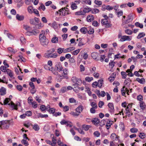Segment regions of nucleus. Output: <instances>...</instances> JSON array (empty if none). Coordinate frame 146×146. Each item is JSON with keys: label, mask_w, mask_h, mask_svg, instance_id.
<instances>
[{"label": "nucleus", "mask_w": 146, "mask_h": 146, "mask_svg": "<svg viewBox=\"0 0 146 146\" xmlns=\"http://www.w3.org/2000/svg\"><path fill=\"white\" fill-rule=\"evenodd\" d=\"M140 106L142 110L145 109L146 108V105L145 103L143 102H141L140 103Z\"/></svg>", "instance_id": "obj_27"}, {"label": "nucleus", "mask_w": 146, "mask_h": 146, "mask_svg": "<svg viewBox=\"0 0 146 146\" xmlns=\"http://www.w3.org/2000/svg\"><path fill=\"white\" fill-rule=\"evenodd\" d=\"M8 104L9 105H10V106L13 108V109H15L16 110H17L18 109L17 107L20 106V103L19 102L17 103L15 105L12 102H11V104Z\"/></svg>", "instance_id": "obj_7"}, {"label": "nucleus", "mask_w": 146, "mask_h": 146, "mask_svg": "<svg viewBox=\"0 0 146 146\" xmlns=\"http://www.w3.org/2000/svg\"><path fill=\"white\" fill-rule=\"evenodd\" d=\"M75 15H84L85 13L83 11H78L75 12Z\"/></svg>", "instance_id": "obj_28"}, {"label": "nucleus", "mask_w": 146, "mask_h": 146, "mask_svg": "<svg viewBox=\"0 0 146 146\" xmlns=\"http://www.w3.org/2000/svg\"><path fill=\"white\" fill-rule=\"evenodd\" d=\"M115 64V63L113 61H112L110 62L109 65L110 67L112 68L114 66Z\"/></svg>", "instance_id": "obj_47"}, {"label": "nucleus", "mask_w": 146, "mask_h": 146, "mask_svg": "<svg viewBox=\"0 0 146 146\" xmlns=\"http://www.w3.org/2000/svg\"><path fill=\"white\" fill-rule=\"evenodd\" d=\"M91 127V126L89 125H83L82 126V128L85 131H87Z\"/></svg>", "instance_id": "obj_25"}, {"label": "nucleus", "mask_w": 146, "mask_h": 146, "mask_svg": "<svg viewBox=\"0 0 146 146\" xmlns=\"http://www.w3.org/2000/svg\"><path fill=\"white\" fill-rule=\"evenodd\" d=\"M99 12V10L98 9H95L91 10V12L92 13L95 14L98 13Z\"/></svg>", "instance_id": "obj_49"}, {"label": "nucleus", "mask_w": 146, "mask_h": 146, "mask_svg": "<svg viewBox=\"0 0 146 146\" xmlns=\"http://www.w3.org/2000/svg\"><path fill=\"white\" fill-rule=\"evenodd\" d=\"M16 17L17 19L19 21H22L24 19V17L23 15H20L18 14L16 15Z\"/></svg>", "instance_id": "obj_12"}, {"label": "nucleus", "mask_w": 146, "mask_h": 146, "mask_svg": "<svg viewBox=\"0 0 146 146\" xmlns=\"http://www.w3.org/2000/svg\"><path fill=\"white\" fill-rule=\"evenodd\" d=\"M115 78V77L113 76V75H111L108 78V79L110 82H112L114 80Z\"/></svg>", "instance_id": "obj_55"}, {"label": "nucleus", "mask_w": 146, "mask_h": 146, "mask_svg": "<svg viewBox=\"0 0 146 146\" xmlns=\"http://www.w3.org/2000/svg\"><path fill=\"white\" fill-rule=\"evenodd\" d=\"M33 129L35 131H38L40 129L39 126L36 124L32 125Z\"/></svg>", "instance_id": "obj_21"}, {"label": "nucleus", "mask_w": 146, "mask_h": 146, "mask_svg": "<svg viewBox=\"0 0 146 146\" xmlns=\"http://www.w3.org/2000/svg\"><path fill=\"white\" fill-rule=\"evenodd\" d=\"M136 80L141 84H143L145 82V80L143 78L140 79L139 78H136Z\"/></svg>", "instance_id": "obj_24"}, {"label": "nucleus", "mask_w": 146, "mask_h": 146, "mask_svg": "<svg viewBox=\"0 0 146 146\" xmlns=\"http://www.w3.org/2000/svg\"><path fill=\"white\" fill-rule=\"evenodd\" d=\"M94 3L96 5H101L102 4V1L98 0H95L94 1Z\"/></svg>", "instance_id": "obj_62"}, {"label": "nucleus", "mask_w": 146, "mask_h": 146, "mask_svg": "<svg viewBox=\"0 0 146 146\" xmlns=\"http://www.w3.org/2000/svg\"><path fill=\"white\" fill-rule=\"evenodd\" d=\"M135 25L137 27H140V28H142L143 27V25L142 24L138 22H136L135 23Z\"/></svg>", "instance_id": "obj_36"}, {"label": "nucleus", "mask_w": 146, "mask_h": 146, "mask_svg": "<svg viewBox=\"0 0 146 146\" xmlns=\"http://www.w3.org/2000/svg\"><path fill=\"white\" fill-rule=\"evenodd\" d=\"M94 135L95 136L98 137L100 136V133L98 131H96L94 132Z\"/></svg>", "instance_id": "obj_56"}, {"label": "nucleus", "mask_w": 146, "mask_h": 146, "mask_svg": "<svg viewBox=\"0 0 146 146\" xmlns=\"http://www.w3.org/2000/svg\"><path fill=\"white\" fill-rule=\"evenodd\" d=\"M58 56V55L56 53H51L49 56V58H56Z\"/></svg>", "instance_id": "obj_41"}, {"label": "nucleus", "mask_w": 146, "mask_h": 146, "mask_svg": "<svg viewBox=\"0 0 146 146\" xmlns=\"http://www.w3.org/2000/svg\"><path fill=\"white\" fill-rule=\"evenodd\" d=\"M91 121L94 125H96L100 123L99 119L98 118H94L91 120Z\"/></svg>", "instance_id": "obj_14"}, {"label": "nucleus", "mask_w": 146, "mask_h": 146, "mask_svg": "<svg viewBox=\"0 0 146 146\" xmlns=\"http://www.w3.org/2000/svg\"><path fill=\"white\" fill-rule=\"evenodd\" d=\"M131 36H123L121 38L120 40L121 42H123L125 40L130 41L131 40Z\"/></svg>", "instance_id": "obj_6"}, {"label": "nucleus", "mask_w": 146, "mask_h": 146, "mask_svg": "<svg viewBox=\"0 0 146 146\" xmlns=\"http://www.w3.org/2000/svg\"><path fill=\"white\" fill-rule=\"evenodd\" d=\"M41 9H42V10L44 11L45 10V7L44 5L42 3H41L40 4V6L38 7V9L39 10H40Z\"/></svg>", "instance_id": "obj_39"}, {"label": "nucleus", "mask_w": 146, "mask_h": 146, "mask_svg": "<svg viewBox=\"0 0 146 146\" xmlns=\"http://www.w3.org/2000/svg\"><path fill=\"white\" fill-rule=\"evenodd\" d=\"M91 11V9L90 8H84L83 10V11L85 13V14L86 13H88Z\"/></svg>", "instance_id": "obj_43"}, {"label": "nucleus", "mask_w": 146, "mask_h": 146, "mask_svg": "<svg viewBox=\"0 0 146 146\" xmlns=\"http://www.w3.org/2000/svg\"><path fill=\"white\" fill-rule=\"evenodd\" d=\"M80 51V49H78L74 50L71 52L72 54L74 55H76Z\"/></svg>", "instance_id": "obj_48"}, {"label": "nucleus", "mask_w": 146, "mask_h": 146, "mask_svg": "<svg viewBox=\"0 0 146 146\" xmlns=\"http://www.w3.org/2000/svg\"><path fill=\"white\" fill-rule=\"evenodd\" d=\"M145 135L144 133H140L139 135V137H140L141 139H143L145 137Z\"/></svg>", "instance_id": "obj_54"}, {"label": "nucleus", "mask_w": 146, "mask_h": 146, "mask_svg": "<svg viewBox=\"0 0 146 146\" xmlns=\"http://www.w3.org/2000/svg\"><path fill=\"white\" fill-rule=\"evenodd\" d=\"M105 8L108 10L110 11L113 9V7L110 5H108L105 6Z\"/></svg>", "instance_id": "obj_44"}, {"label": "nucleus", "mask_w": 146, "mask_h": 146, "mask_svg": "<svg viewBox=\"0 0 146 146\" xmlns=\"http://www.w3.org/2000/svg\"><path fill=\"white\" fill-rule=\"evenodd\" d=\"M99 54L96 52H93L91 54V56L95 60H96Z\"/></svg>", "instance_id": "obj_15"}, {"label": "nucleus", "mask_w": 146, "mask_h": 146, "mask_svg": "<svg viewBox=\"0 0 146 146\" xmlns=\"http://www.w3.org/2000/svg\"><path fill=\"white\" fill-rule=\"evenodd\" d=\"M20 40L21 43L23 44H24L26 43V40L25 38L21 36L20 37Z\"/></svg>", "instance_id": "obj_38"}, {"label": "nucleus", "mask_w": 146, "mask_h": 146, "mask_svg": "<svg viewBox=\"0 0 146 146\" xmlns=\"http://www.w3.org/2000/svg\"><path fill=\"white\" fill-rule=\"evenodd\" d=\"M48 108H50V107L49 106H47L46 108L44 105H42L40 106V109L42 111H44L46 109V110H48Z\"/></svg>", "instance_id": "obj_33"}, {"label": "nucleus", "mask_w": 146, "mask_h": 146, "mask_svg": "<svg viewBox=\"0 0 146 146\" xmlns=\"http://www.w3.org/2000/svg\"><path fill=\"white\" fill-rule=\"evenodd\" d=\"M49 25H51L54 29H56L57 27V25L56 23L55 22H53L52 24L49 23L48 24Z\"/></svg>", "instance_id": "obj_32"}, {"label": "nucleus", "mask_w": 146, "mask_h": 146, "mask_svg": "<svg viewBox=\"0 0 146 146\" xmlns=\"http://www.w3.org/2000/svg\"><path fill=\"white\" fill-rule=\"evenodd\" d=\"M58 38L56 36H54L53 37L51 40V42L53 43H57L58 42Z\"/></svg>", "instance_id": "obj_30"}, {"label": "nucleus", "mask_w": 146, "mask_h": 146, "mask_svg": "<svg viewBox=\"0 0 146 146\" xmlns=\"http://www.w3.org/2000/svg\"><path fill=\"white\" fill-rule=\"evenodd\" d=\"M9 120H3L0 121V127L6 129L8 128L10 125Z\"/></svg>", "instance_id": "obj_2"}, {"label": "nucleus", "mask_w": 146, "mask_h": 146, "mask_svg": "<svg viewBox=\"0 0 146 146\" xmlns=\"http://www.w3.org/2000/svg\"><path fill=\"white\" fill-rule=\"evenodd\" d=\"M44 32H42V33H40L39 35V41L41 45L44 47H46L48 46L49 42V40L46 36H44Z\"/></svg>", "instance_id": "obj_1"}, {"label": "nucleus", "mask_w": 146, "mask_h": 146, "mask_svg": "<svg viewBox=\"0 0 146 146\" xmlns=\"http://www.w3.org/2000/svg\"><path fill=\"white\" fill-rule=\"evenodd\" d=\"M134 15V14L133 13H130L128 15L127 17V21L128 22L132 21L133 19Z\"/></svg>", "instance_id": "obj_11"}, {"label": "nucleus", "mask_w": 146, "mask_h": 146, "mask_svg": "<svg viewBox=\"0 0 146 146\" xmlns=\"http://www.w3.org/2000/svg\"><path fill=\"white\" fill-rule=\"evenodd\" d=\"M72 81L74 83L80 84L82 83V80L80 79L77 78L75 76H73L71 78Z\"/></svg>", "instance_id": "obj_4"}, {"label": "nucleus", "mask_w": 146, "mask_h": 146, "mask_svg": "<svg viewBox=\"0 0 146 146\" xmlns=\"http://www.w3.org/2000/svg\"><path fill=\"white\" fill-rule=\"evenodd\" d=\"M21 143L23 144L25 146H27L29 145L28 142L25 139H23L21 141Z\"/></svg>", "instance_id": "obj_46"}, {"label": "nucleus", "mask_w": 146, "mask_h": 146, "mask_svg": "<svg viewBox=\"0 0 146 146\" xmlns=\"http://www.w3.org/2000/svg\"><path fill=\"white\" fill-rule=\"evenodd\" d=\"M60 15L65 16L69 14L70 13L68 8L65 7L62 8L58 10Z\"/></svg>", "instance_id": "obj_3"}, {"label": "nucleus", "mask_w": 146, "mask_h": 146, "mask_svg": "<svg viewBox=\"0 0 146 146\" xmlns=\"http://www.w3.org/2000/svg\"><path fill=\"white\" fill-rule=\"evenodd\" d=\"M145 35V33L143 32L140 33L137 36V38L138 39H139L144 37Z\"/></svg>", "instance_id": "obj_29"}, {"label": "nucleus", "mask_w": 146, "mask_h": 146, "mask_svg": "<svg viewBox=\"0 0 146 146\" xmlns=\"http://www.w3.org/2000/svg\"><path fill=\"white\" fill-rule=\"evenodd\" d=\"M66 125L69 127H71L72 126V123L70 121H67L66 123Z\"/></svg>", "instance_id": "obj_64"}, {"label": "nucleus", "mask_w": 146, "mask_h": 146, "mask_svg": "<svg viewBox=\"0 0 146 146\" xmlns=\"http://www.w3.org/2000/svg\"><path fill=\"white\" fill-rule=\"evenodd\" d=\"M80 31L82 33L85 34L88 31V30L86 27H82L80 29Z\"/></svg>", "instance_id": "obj_20"}, {"label": "nucleus", "mask_w": 146, "mask_h": 146, "mask_svg": "<svg viewBox=\"0 0 146 146\" xmlns=\"http://www.w3.org/2000/svg\"><path fill=\"white\" fill-rule=\"evenodd\" d=\"M48 117V115L47 114L43 115L40 113H38L37 115L38 118H39L40 117L41 118H46Z\"/></svg>", "instance_id": "obj_26"}, {"label": "nucleus", "mask_w": 146, "mask_h": 146, "mask_svg": "<svg viewBox=\"0 0 146 146\" xmlns=\"http://www.w3.org/2000/svg\"><path fill=\"white\" fill-rule=\"evenodd\" d=\"M94 32V29H90V30H88L87 32L88 34H92Z\"/></svg>", "instance_id": "obj_63"}, {"label": "nucleus", "mask_w": 146, "mask_h": 146, "mask_svg": "<svg viewBox=\"0 0 146 146\" xmlns=\"http://www.w3.org/2000/svg\"><path fill=\"white\" fill-rule=\"evenodd\" d=\"M50 113H52L54 114L55 111V109L53 108H51L49 110H48Z\"/></svg>", "instance_id": "obj_40"}, {"label": "nucleus", "mask_w": 146, "mask_h": 146, "mask_svg": "<svg viewBox=\"0 0 146 146\" xmlns=\"http://www.w3.org/2000/svg\"><path fill=\"white\" fill-rule=\"evenodd\" d=\"M49 52V51H46V52L44 53V57L47 58H49V56L51 53H50Z\"/></svg>", "instance_id": "obj_37"}, {"label": "nucleus", "mask_w": 146, "mask_h": 146, "mask_svg": "<svg viewBox=\"0 0 146 146\" xmlns=\"http://www.w3.org/2000/svg\"><path fill=\"white\" fill-rule=\"evenodd\" d=\"M129 90L127 88H125V86L123 87V88L121 89V92L123 96H125V92H127V94L129 95Z\"/></svg>", "instance_id": "obj_8"}, {"label": "nucleus", "mask_w": 146, "mask_h": 146, "mask_svg": "<svg viewBox=\"0 0 146 146\" xmlns=\"http://www.w3.org/2000/svg\"><path fill=\"white\" fill-rule=\"evenodd\" d=\"M123 15V12L122 11H119L117 13V15L118 17H119L122 16Z\"/></svg>", "instance_id": "obj_57"}, {"label": "nucleus", "mask_w": 146, "mask_h": 146, "mask_svg": "<svg viewBox=\"0 0 146 146\" xmlns=\"http://www.w3.org/2000/svg\"><path fill=\"white\" fill-rule=\"evenodd\" d=\"M33 12L34 14L36 15L37 16H39L40 15L39 13V12L37 10V9H33Z\"/></svg>", "instance_id": "obj_59"}, {"label": "nucleus", "mask_w": 146, "mask_h": 146, "mask_svg": "<svg viewBox=\"0 0 146 146\" xmlns=\"http://www.w3.org/2000/svg\"><path fill=\"white\" fill-rule=\"evenodd\" d=\"M103 80L102 79H100L97 82V83L98 84V87L99 88H101L102 86V84H103Z\"/></svg>", "instance_id": "obj_31"}, {"label": "nucleus", "mask_w": 146, "mask_h": 146, "mask_svg": "<svg viewBox=\"0 0 146 146\" xmlns=\"http://www.w3.org/2000/svg\"><path fill=\"white\" fill-rule=\"evenodd\" d=\"M93 78L92 77H87L86 78L85 80L88 82H90L93 80Z\"/></svg>", "instance_id": "obj_50"}, {"label": "nucleus", "mask_w": 146, "mask_h": 146, "mask_svg": "<svg viewBox=\"0 0 146 146\" xmlns=\"http://www.w3.org/2000/svg\"><path fill=\"white\" fill-rule=\"evenodd\" d=\"M75 48L74 47H70L67 48L66 49H64V53L67 52L71 51L74 50L75 49Z\"/></svg>", "instance_id": "obj_16"}, {"label": "nucleus", "mask_w": 146, "mask_h": 146, "mask_svg": "<svg viewBox=\"0 0 146 146\" xmlns=\"http://www.w3.org/2000/svg\"><path fill=\"white\" fill-rule=\"evenodd\" d=\"M56 67L57 70L59 71H62L63 69L61 65L60 64H58V65H56Z\"/></svg>", "instance_id": "obj_34"}, {"label": "nucleus", "mask_w": 146, "mask_h": 146, "mask_svg": "<svg viewBox=\"0 0 146 146\" xmlns=\"http://www.w3.org/2000/svg\"><path fill=\"white\" fill-rule=\"evenodd\" d=\"M125 33L128 35H131L132 33V32L130 30L127 29L125 30Z\"/></svg>", "instance_id": "obj_60"}, {"label": "nucleus", "mask_w": 146, "mask_h": 146, "mask_svg": "<svg viewBox=\"0 0 146 146\" xmlns=\"http://www.w3.org/2000/svg\"><path fill=\"white\" fill-rule=\"evenodd\" d=\"M6 68H7L5 66H2L0 68V69L2 72H5V69Z\"/></svg>", "instance_id": "obj_51"}, {"label": "nucleus", "mask_w": 146, "mask_h": 146, "mask_svg": "<svg viewBox=\"0 0 146 146\" xmlns=\"http://www.w3.org/2000/svg\"><path fill=\"white\" fill-rule=\"evenodd\" d=\"M121 75L122 76L123 78L125 79L127 76V74L126 73L123 71H122L121 72Z\"/></svg>", "instance_id": "obj_52"}, {"label": "nucleus", "mask_w": 146, "mask_h": 146, "mask_svg": "<svg viewBox=\"0 0 146 146\" xmlns=\"http://www.w3.org/2000/svg\"><path fill=\"white\" fill-rule=\"evenodd\" d=\"M34 9L33 7L31 6H29L27 8L28 11L30 14L33 13Z\"/></svg>", "instance_id": "obj_23"}, {"label": "nucleus", "mask_w": 146, "mask_h": 146, "mask_svg": "<svg viewBox=\"0 0 146 146\" xmlns=\"http://www.w3.org/2000/svg\"><path fill=\"white\" fill-rule=\"evenodd\" d=\"M6 93V89L3 87H1L0 89V95L1 96L5 95Z\"/></svg>", "instance_id": "obj_9"}, {"label": "nucleus", "mask_w": 146, "mask_h": 146, "mask_svg": "<svg viewBox=\"0 0 146 146\" xmlns=\"http://www.w3.org/2000/svg\"><path fill=\"white\" fill-rule=\"evenodd\" d=\"M64 48H58L57 50V52L59 54H61L63 52L64 53Z\"/></svg>", "instance_id": "obj_35"}, {"label": "nucleus", "mask_w": 146, "mask_h": 146, "mask_svg": "<svg viewBox=\"0 0 146 146\" xmlns=\"http://www.w3.org/2000/svg\"><path fill=\"white\" fill-rule=\"evenodd\" d=\"M73 89L75 92L77 93L80 90V88L78 86L74 87Z\"/></svg>", "instance_id": "obj_61"}, {"label": "nucleus", "mask_w": 146, "mask_h": 146, "mask_svg": "<svg viewBox=\"0 0 146 146\" xmlns=\"http://www.w3.org/2000/svg\"><path fill=\"white\" fill-rule=\"evenodd\" d=\"M71 7L72 10H74L77 9L78 7L76 3L72 2L71 4Z\"/></svg>", "instance_id": "obj_22"}, {"label": "nucleus", "mask_w": 146, "mask_h": 146, "mask_svg": "<svg viewBox=\"0 0 146 146\" xmlns=\"http://www.w3.org/2000/svg\"><path fill=\"white\" fill-rule=\"evenodd\" d=\"M108 106L109 107V110L110 112H112L114 111V108L113 105L112 103H109L108 104Z\"/></svg>", "instance_id": "obj_10"}, {"label": "nucleus", "mask_w": 146, "mask_h": 146, "mask_svg": "<svg viewBox=\"0 0 146 146\" xmlns=\"http://www.w3.org/2000/svg\"><path fill=\"white\" fill-rule=\"evenodd\" d=\"M36 33L34 31H27L25 33V34L27 35L31 36L35 35Z\"/></svg>", "instance_id": "obj_19"}, {"label": "nucleus", "mask_w": 146, "mask_h": 146, "mask_svg": "<svg viewBox=\"0 0 146 146\" xmlns=\"http://www.w3.org/2000/svg\"><path fill=\"white\" fill-rule=\"evenodd\" d=\"M10 99L9 98H6V99L4 100L3 103L4 105L7 104L8 103L9 101H10Z\"/></svg>", "instance_id": "obj_58"}, {"label": "nucleus", "mask_w": 146, "mask_h": 146, "mask_svg": "<svg viewBox=\"0 0 146 146\" xmlns=\"http://www.w3.org/2000/svg\"><path fill=\"white\" fill-rule=\"evenodd\" d=\"M91 105L92 108H97V106L96 105V104L94 102H92L91 103Z\"/></svg>", "instance_id": "obj_53"}, {"label": "nucleus", "mask_w": 146, "mask_h": 146, "mask_svg": "<svg viewBox=\"0 0 146 146\" xmlns=\"http://www.w3.org/2000/svg\"><path fill=\"white\" fill-rule=\"evenodd\" d=\"M102 24L105 25L106 28H109L111 26V25L108 23V19H103L101 21Z\"/></svg>", "instance_id": "obj_5"}, {"label": "nucleus", "mask_w": 146, "mask_h": 146, "mask_svg": "<svg viewBox=\"0 0 146 146\" xmlns=\"http://www.w3.org/2000/svg\"><path fill=\"white\" fill-rule=\"evenodd\" d=\"M87 21L88 22H91L94 20V17L92 15L88 16L87 18Z\"/></svg>", "instance_id": "obj_17"}, {"label": "nucleus", "mask_w": 146, "mask_h": 146, "mask_svg": "<svg viewBox=\"0 0 146 146\" xmlns=\"http://www.w3.org/2000/svg\"><path fill=\"white\" fill-rule=\"evenodd\" d=\"M75 129L77 130L79 133L82 134H84V132L80 128H78L76 127H74Z\"/></svg>", "instance_id": "obj_42"}, {"label": "nucleus", "mask_w": 146, "mask_h": 146, "mask_svg": "<svg viewBox=\"0 0 146 146\" xmlns=\"http://www.w3.org/2000/svg\"><path fill=\"white\" fill-rule=\"evenodd\" d=\"M119 137L118 136L114 133H112L111 134L110 136L111 139L113 140H115L116 139H118Z\"/></svg>", "instance_id": "obj_18"}, {"label": "nucleus", "mask_w": 146, "mask_h": 146, "mask_svg": "<svg viewBox=\"0 0 146 146\" xmlns=\"http://www.w3.org/2000/svg\"><path fill=\"white\" fill-rule=\"evenodd\" d=\"M23 28L27 31L31 30V28L29 26L27 25H23Z\"/></svg>", "instance_id": "obj_45"}, {"label": "nucleus", "mask_w": 146, "mask_h": 146, "mask_svg": "<svg viewBox=\"0 0 146 146\" xmlns=\"http://www.w3.org/2000/svg\"><path fill=\"white\" fill-rule=\"evenodd\" d=\"M83 107L82 105H80L76 108V111L79 114L82 111L83 109Z\"/></svg>", "instance_id": "obj_13"}]
</instances>
